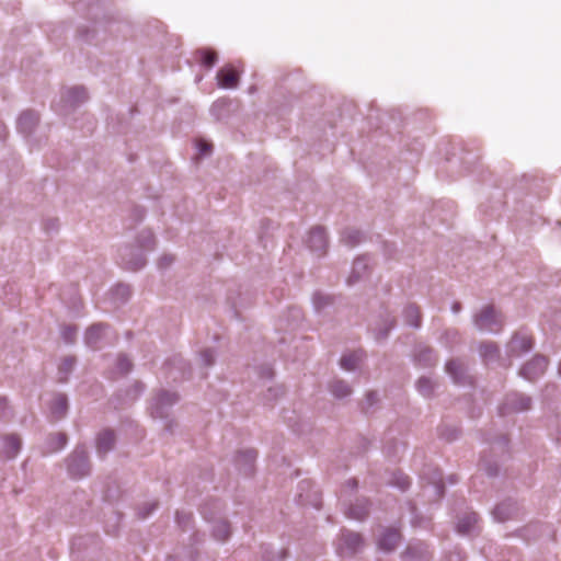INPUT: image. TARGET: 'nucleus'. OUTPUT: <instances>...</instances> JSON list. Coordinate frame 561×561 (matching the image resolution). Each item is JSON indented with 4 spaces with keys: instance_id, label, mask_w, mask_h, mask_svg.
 Wrapping results in <instances>:
<instances>
[{
    "instance_id": "4468645a",
    "label": "nucleus",
    "mask_w": 561,
    "mask_h": 561,
    "mask_svg": "<svg viewBox=\"0 0 561 561\" xmlns=\"http://www.w3.org/2000/svg\"><path fill=\"white\" fill-rule=\"evenodd\" d=\"M518 514H519V506L512 499H507V500L499 503L492 511V516H493L494 520H496L499 523H504L510 519H514L518 516Z\"/></svg>"
},
{
    "instance_id": "f03ea898",
    "label": "nucleus",
    "mask_w": 561,
    "mask_h": 561,
    "mask_svg": "<svg viewBox=\"0 0 561 561\" xmlns=\"http://www.w3.org/2000/svg\"><path fill=\"white\" fill-rule=\"evenodd\" d=\"M473 325L481 332L496 334L504 325V317L493 305H488L473 316Z\"/></svg>"
},
{
    "instance_id": "09e8293b",
    "label": "nucleus",
    "mask_w": 561,
    "mask_h": 561,
    "mask_svg": "<svg viewBox=\"0 0 561 561\" xmlns=\"http://www.w3.org/2000/svg\"><path fill=\"white\" fill-rule=\"evenodd\" d=\"M116 368L121 374L126 375L131 370L133 363L125 354H121L116 360Z\"/></svg>"
},
{
    "instance_id": "6e6d98bb",
    "label": "nucleus",
    "mask_w": 561,
    "mask_h": 561,
    "mask_svg": "<svg viewBox=\"0 0 561 561\" xmlns=\"http://www.w3.org/2000/svg\"><path fill=\"white\" fill-rule=\"evenodd\" d=\"M174 262V257L170 254H164L159 259L158 266L159 268H168Z\"/></svg>"
},
{
    "instance_id": "7c9ffc66",
    "label": "nucleus",
    "mask_w": 561,
    "mask_h": 561,
    "mask_svg": "<svg viewBox=\"0 0 561 561\" xmlns=\"http://www.w3.org/2000/svg\"><path fill=\"white\" fill-rule=\"evenodd\" d=\"M51 414L56 419H62L68 412V398L65 393H57L49 405Z\"/></svg>"
},
{
    "instance_id": "8fccbe9b",
    "label": "nucleus",
    "mask_w": 561,
    "mask_h": 561,
    "mask_svg": "<svg viewBox=\"0 0 561 561\" xmlns=\"http://www.w3.org/2000/svg\"><path fill=\"white\" fill-rule=\"evenodd\" d=\"M379 398L376 391H368L365 397L363 411L367 414L378 403Z\"/></svg>"
},
{
    "instance_id": "c03bdc74",
    "label": "nucleus",
    "mask_w": 561,
    "mask_h": 561,
    "mask_svg": "<svg viewBox=\"0 0 561 561\" xmlns=\"http://www.w3.org/2000/svg\"><path fill=\"white\" fill-rule=\"evenodd\" d=\"M284 394L283 386L270 387L263 396V403L268 404Z\"/></svg>"
},
{
    "instance_id": "052dcab7",
    "label": "nucleus",
    "mask_w": 561,
    "mask_h": 561,
    "mask_svg": "<svg viewBox=\"0 0 561 561\" xmlns=\"http://www.w3.org/2000/svg\"><path fill=\"white\" fill-rule=\"evenodd\" d=\"M461 309H462V306H461V304L459 301L453 302V305H451L453 313L457 314V313H459L461 311Z\"/></svg>"
},
{
    "instance_id": "a18cd8bd",
    "label": "nucleus",
    "mask_w": 561,
    "mask_h": 561,
    "mask_svg": "<svg viewBox=\"0 0 561 561\" xmlns=\"http://www.w3.org/2000/svg\"><path fill=\"white\" fill-rule=\"evenodd\" d=\"M176 524L182 530H187L192 527L193 515L187 512H176Z\"/></svg>"
},
{
    "instance_id": "473e14b6",
    "label": "nucleus",
    "mask_w": 561,
    "mask_h": 561,
    "mask_svg": "<svg viewBox=\"0 0 561 561\" xmlns=\"http://www.w3.org/2000/svg\"><path fill=\"white\" fill-rule=\"evenodd\" d=\"M479 516L474 512L466 513L462 517L459 518L457 523V531L461 535H467L471 530H473L476 524L478 523Z\"/></svg>"
},
{
    "instance_id": "39448f33",
    "label": "nucleus",
    "mask_w": 561,
    "mask_h": 561,
    "mask_svg": "<svg viewBox=\"0 0 561 561\" xmlns=\"http://www.w3.org/2000/svg\"><path fill=\"white\" fill-rule=\"evenodd\" d=\"M180 400L176 392L161 389L152 398L150 410L151 415L154 419L168 420L170 416L171 409Z\"/></svg>"
},
{
    "instance_id": "f704fd0d",
    "label": "nucleus",
    "mask_w": 561,
    "mask_h": 561,
    "mask_svg": "<svg viewBox=\"0 0 561 561\" xmlns=\"http://www.w3.org/2000/svg\"><path fill=\"white\" fill-rule=\"evenodd\" d=\"M213 537L218 541H225L230 537V524L225 519L215 520L211 528Z\"/></svg>"
},
{
    "instance_id": "1a4fd4ad",
    "label": "nucleus",
    "mask_w": 561,
    "mask_h": 561,
    "mask_svg": "<svg viewBox=\"0 0 561 561\" xmlns=\"http://www.w3.org/2000/svg\"><path fill=\"white\" fill-rule=\"evenodd\" d=\"M548 364L549 362L546 356L536 354L530 360L522 366L518 374L520 377L531 382L545 374Z\"/></svg>"
},
{
    "instance_id": "6e6552de",
    "label": "nucleus",
    "mask_w": 561,
    "mask_h": 561,
    "mask_svg": "<svg viewBox=\"0 0 561 561\" xmlns=\"http://www.w3.org/2000/svg\"><path fill=\"white\" fill-rule=\"evenodd\" d=\"M364 540L360 534L343 529L337 551L342 557H353L362 550Z\"/></svg>"
},
{
    "instance_id": "0e129e2a",
    "label": "nucleus",
    "mask_w": 561,
    "mask_h": 561,
    "mask_svg": "<svg viewBox=\"0 0 561 561\" xmlns=\"http://www.w3.org/2000/svg\"><path fill=\"white\" fill-rule=\"evenodd\" d=\"M173 425H174V422L172 420L168 421L165 426H164V430L169 433H172L173 432Z\"/></svg>"
},
{
    "instance_id": "72a5a7b5",
    "label": "nucleus",
    "mask_w": 561,
    "mask_h": 561,
    "mask_svg": "<svg viewBox=\"0 0 561 561\" xmlns=\"http://www.w3.org/2000/svg\"><path fill=\"white\" fill-rule=\"evenodd\" d=\"M47 449L50 453H56L64 449L68 443L66 433H53L47 437Z\"/></svg>"
},
{
    "instance_id": "774afa93",
    "label": "nucleus",
    "mask_w": 561,
    "mask_h": 561,
    "mask_svg": "<svg viewBox=\"0 0 561 561\" xmlns=\"http://www.w3.org/2000/svg\"><path fill=\"white\" fill-rule=\"evenodd\" d=\"M558 373L561 376V359H560V363H559V366H558Z\"/></svg>"
},
{
    "instance_id": "a19ab883",
    "label": "nucleus",
    "mask_w": 561,
    "mask_h": 561,
    "mask_svg": "<svg viewBox=\"0 0 561 561\" xmlns=\"http://www.w3.org/2000/svg\"><path fill=\"white\" fill-rule=\"evenodd\" d=\"M112 296L115 300L114 302L124 304L128 300L130 296V289L128 285L118 284L112 289Z\"/></svg>"
},
{
    "instance_id": "338daca9",
    "label": "nucleus",
    "mask_w": 561,
    "mask_h": 561,
    "mask_svg": "<svg viewBox=\"0 0 561 561\" xmlns=\"http://www.w3.org/2000/svg\"><path fill=\"white\" fill-rule=\"evenodd\" d=\"M285 557H286V551H280V552H279V560H280V561H282V560H284V559H285Z\"/></svg>"
},
{
    "instance_id": "2f4dec72",
    "label": "nucleus",
    "mask_w": 561,
    "mask_h": 561,
    "mask_svg": "<svg viewBox=\"0 0 561 561\" xmlns=\"http://www.w3.org/2000/svg\"><path fill=\"white\" fill-rule=\"evenodd\" d=\"M329 391L335 399H344L352 394V387L343 379H333L329 383Z\"/></svg>"
},
{
    "instance_id": "ea45409f",
    "label": "nucleus",
    "mask_w": 561,
    "mask_h": 561,
    "mask_svg": "<svg viewBox=\"0 0 561 561\" xmlns=\"http://www.w3.org/2000/svg\"><path fill=\"white\" fill-rule=\"evenodd\" d=\"M438 435L440 438L450 443L459 438L460 428L457 427L456 425L444 423L440 426H438Z\"/></svg>"
},
{
    "instance_id": "603ef678",
    "label": "nucleus",
    "mask_w": 561,
    "mask_h": 561,
    "mask_svg": "<svg viewBox=\"0 0 561 561\" xmlns=\"http://www.w3.org/2000/svg\"><path fill=\"white\" fill-rule=\"evenodd\" d=\"M393 485L399 488L401 491H405L410 486V479L409 477L404 476L403 473H394L393 479L391 481Z\"/></svg>"
},
{
    "instance_id": "2eb2a0df",
    "label": "nucleus",
    "mask_w": 561,
    "mask_h": 561,
    "mask_svg": "<svg viewBox=\"0 0 561 561\" xmlns=\"http://www.w3.org/2000/svg\"><path fill=\"white\" fill-rule=\"evenodd\" d=\"M256 451L254 449L241 450L234 457V466L239 473L244 477H250L254 472V462L256 459Z\"/></svg>"
},
{
    "instance_id": "4d7b16f0",
    "label": "nucleus",
    "mask_w": 561,
    "mask_h": 561,
    "mask_svg": "<svg viewBox=\"0 0 561 561\" xmlns=\"http://www.w3.org/2000/svg\"><path fill=\"white\" fill-rule=\"evenodd\" d=\"M197 149H198V152L202 154V156H206L210 152L211 150V146L205 141H199L197 144Z\"/></svg>"
},
{
    "instance_id": "a211bd4d",
    "label": "nucleus",
    "mask_w": 561,
    "mask_h": 561,
    "mask_svg": "<svg viewBox=\"0 0 561 561\" xmlns=\"http://www.w3.org/2000/svg\"><path fill=\"white\" fill-rule=\"evenodd\" d=\"M337 298L335 296L316 291L312 296V307L317 314L328 316L331 309L334 308Z\"/></svg>"
},
{
    "instance_id": "79ce46f5",
    "label": "nucleus",
    "mask_w": 561,
    "mask_h": 561,
    "mask_svg": "<svg viewBox=\"0 0 561 561\" xmlns=\"http://www.w3.org/2000/svg\"><path fill=\"white\" fill-rule=\"evenodd\" d=\"M459 332L456 329H447L443 332L439 342L447 348H450L458 341Z\"/></svg>"
},
{
    "instance_id": "58836bf2",
    "label": "nucleus",
    "mask_w": 561,
    "mask_h": 561,
    "mask_svg": "<svg viewBox=\"0 0 561 561\" xmlns=\"http://www.w3.org/2000/svg\"><path fill=\"white\" fill-rule=\"evenodd\" d=\"M195 54L199 58L201 64L206 68L214 67L218 60V55L214 49L199 48Z\"/></svg>"
},
{
    "instance_id": "f8f14e48",
    "label": "nucleus",
    "mask_w": 561,
    "mask_h": 561,
    "mask_svg": "<svg viewBox=\"0 0 561 561\" xmlns=\"http://www.w3.org/2000/svg\"><path fill=\"white\" fill-rule=\"evenodd\" d=\"M445 370L457 385L471 383V377L468 375V368L460 358H451L446 362Z\"/></svg>"
},
{
    "instance_id": "c85d7f7f",
    "label": "nucleus",
    "mask_w": 561,
    "mask_h": 561,
    "mask_svg": "<svg viewBox=\"0 0 561 561\" xmlns=\"http://www.w3.org/2000/svg\"><path fill=\"white\" fill-rule=\"evenodd\" d=\"M231 105H232V101L230 99H228V98L218 99L210 106V110H209L210 115L216 121L226 119L230 115Z\"/></svg>"
},
{
    "instance_id": "7ed1b4c3",
    "label": "nucleus",
    "mask_w": 561,
    "mask_h": 561,
    "mask_svg": "<svg viewBox=\"0 0 561 561\" xmlns=\"http://www.w3.org/2000/svg\"><path fill=\"white\" fill-rule=\"evenodd\" d=\"M67 472L71 479L79 480L91 472V463L87 448L77 446L66 458Z\"/></svg>"
},
{
    "instance_id": "4c0bfd02",
    "label": "nucleus",
    "mask_w": 561,
    "mask_h": 561,
    "mask_svg": "<svg viewBox=\"0 0 561 561\" xmlns=\"http://www.w3.org/2000/svg\"><path fill=\"white\" fill-rule=\"evenodd\" d=\"M76 365L75 356H66L62 358L59 367H58V380L59 382H66L68 380L69 375L73 370Z\"/></svg>"
},
{
    "instance_id": "de8ad7c7",
    "label": "nucleus",
    "mask_w": 561,
    "mask_h": 561,
    "mask_svg": "<svg viewBox=\"0 0 561 561\" xmlns=\"http://www.w3.org/2000/svg\"><path fill=\"white\" fill-rule=\"evenodd\" d=\"M77 331H78V329L76 325L62 327L60 334H61L64 342L67 344L75 343L76 336H77Z\"/></svg>"
},
{
    "instance_id": "4be33fe9",
    "label": "nucleus",
    "mask_w": 561,
    "mask_h": 561,
    "mask_svg": "<svg viewBox=\"0 0 561 561\" xmlns=\"http://www.w3.org/2000/svg\"><path fill=\"white\" fill-rule=\"evenodd\" d=\"M216 79L221 89H233L239 84V73L230 65L219 69Z\"/></svg>"
},
{
    "instance_id": "423d86ee",
    "label": "nucleus",
    "mask_w": 561,
    "mask_h": 561,
    "mask_svg": "<svg viewBox=\"0 0 561 561\" xmlns=\"http://www.w3.org/2000/svg\"><path fill=\"white\" fill-rule=\"evenodd\" d=\"M88 99V91L82 85L64 89L60 96V102L62 103L60 113L67 115L69 111L81 106Z\"/></svg>"
},
{
    "instance_id": "3c124183",
    "label": "nucleus",
    "mask_w": 561,
    "mask_h": 561,
    "mask_svg": "<svg viewBox=\"0 0 561 561\" xmlns=\"http://www.w3.org/2000/svg\"><path fill=\"white\" fill-rule=\"evenodd\" d=\"M157 508H158L157 501L144 503L138 510V516H139V518L145 519V518L149 517Z\"/></svg>"
},
{
    "instance_id": "c9c22d12",
    "label": "nucleus",
    "mask_w": 561,
    "mask_h": 561,
    "mask_svg": "<svg viewBox=\"0 0 561 561\" xmlns=\"http://www.w3.org/2000/svg\"><path fill=\"white\" fill-rule=\"evenodd\" d=\"M416 390L424 398H431L434 394L436 383L430 377L422 376L415 383Z\"/></svg>"
},
{
    "instance_id": "ddd939ff",
    "label": "nucleus",
    "mask_w": 561,
    "mask_h": 561,
    "mask_svg": "<svg viewBox=\"0 0 561 561\" xmlns=\"http://www.w3.org/2000/svg\"><path fill=\"white\" fill-rule=\"evenodd\" d=\"M413 360L419 366L430 368L437 364L438 355L433 347L420 343L414 347Z\"/></svg>"
},
{
    "instance_id": "9d476101",
    "label": "nucleus",
    "mask_w": 561,
    "mask_h": 561,
    "mask_svg": "<svg viewBox=\"0 0 561 561\" xmlns=\"http://www.w3.org/2000/svg\"><path fill=\"white\" fill-rule=\"evenodd\" d=\"M534 347V341L528 334L518 331L515 332L507 344V354L510 357H517L523 353H528Z\"/></svg>"
},
{
    "instance_id": "e2e57ef3",
    "label": "nucleus",
    "mask_w": 561,
    "mask_h": 561,
    "mask_svg": "<svg viewBox=\"0 0 561 561\" xmlns=\"http://www.w3.org/2000/svg\"><path fill=\"white\" fill-rule=\"evenodd\" d=\"M262 376L266 377V378H272L273 377V371L270 367H264L262 369Z\"/></svg>"
},
{
    "instance_id": "412c9836",
    "label": "nucleus",
    "mask_w": 561,
    "mask_h": 561,
    "mask_svg": "<svg viewBox=\"0 0 561 561\" xmlns=\"http://www.w3.org/2000/svg\"><path fill=\"white\" fill-rule=\"evenodd\" d=\"M432 554L423 542L411 543L402 553L403 561H430Z\"/></svg>"
},
{
    "instance_id": "13d9d810",
    "label": "nucleus",
    "mask_w": 561,
    "mask_h": 561,
    "mask_svg": "<svg viewBox=\"0 0 561 561\" xmlns=\"http://www.w3.org/2000/svg\"><path fill=\"white\" fill-rule=\"evenodd\" d=\"M435 493L438 497H442L445 493V484L442 480L434 484Z\"/></svg>"
},
{
    "instance_id": "49530a36",
    "label": "nucleus",
    "mask_w": 561,
    "mask_h": 561,
    "mask_svg": "<svg viewBox=\"0 0 561 561\" xmlns=\"http://www.w3.org/2000/svg\"><path fill=\"white\" fill-rule=\"evenodd\" d=\"M216 353L213 348H204L199 353V360L204 367L208 368L215 364Z\"/></svg>"
},
{
    "instance_id": "dca6fc26",
    "label": "nucleus",
    "mask_w": 561,
    "mask_h": 561,
    "mask_svg": "<svg viewBox=\"0 0 561 561\" xmlns=\"http://www.w3.org/2000/svg\"><path fill=\"white\" fill-rule=\"evenodd\" d=\"M307 245L318 256L323 255L328 248V238L322 227H314L310 230Z\"/></svg>"
},
{
    "instance_id": "aec40b11",
    "label": "nucleus",
    "mask_w": 561,
    "mask_h": 561,
    "mask_svg": "<svg viewBox=\"0 0 561 561\" xmlns=\"http://www.w3.org/2000/svg\"><path fill=\"white\" fill-rule=\"evenodd\" d=\"M1 455L8 459H14L22 448V439L18 434H8L2 438Z\"/></svg>"
},
{
    "instance_id": "e433bc0d",
    "label": "nucleus",
    "mask_w": 561,
    "mask_h": 561,
    "mask_svg": "<svg viewBox=\"0 0 561 561\" xmlns=\"http://www.w3.org/2000/svg\"><path fill=\"white\" fill-rule=\"evenodd\" d=\"M341 241L345 245L354 248L363 241V233L357 229L346 228L341 234Z\"/></svg>"
},
{
    "instance_id": "20e7f679",
    "label": "nucleus",
    "mask_w": 561,
    "mask_h": 561,
    "mask_svg": "<svg viewBox=\"0 0 561 561\" xmlns=\"http://www.w3.org/2000/svg\"><path fill=\"white\" fill-rule=\"evenodd\" d=\"M490 443V454H484L481 457V468L485 471L489 477H496L499 474L497 461L493 459V456H504L508 453V439L504 435H499L493 439H488Z\"/></svg>"
},
{
    "instance_id": "cd10ccee",
    "label": "nucleus",
    "mask_w": 561,
    "mask_h": 561,
    "mask_svg": "<svg viewBox=\"0 0 561 561\" xmlns=\"http://www.w3.org/2000/svg\"><path fill=\"white\" fill-rule=\"evenodd\" d=\"M400 538L401 535L397 529L387 528L382 531L378 539V547L386 552H390L396 548Z\"/></svg>"
},
{
    "instance_id": "37998d69",
    "label": "nucleus",
    "mask_w": 561,
    "mask_h": 561,
    "mask_svg": "<svg viewBox=\"0 0 561 561\" xmlns=\"http://www.w3.org/2000/svg\"><path fill=\"white\" fill-rule=\"evenodd\" d=\"M145 391V385L141 381H135L131 387L125 391L126 400L135 401Z\"/></svg>"
},
{
    "instance_id": "f257e3e1",
    "label": "nucleus",
    "mask_w": 561,
    "mask_h": 561,
    "mask_svg": "<svg viewBox=\"0 0 561 561\" xmlns=\"http://www.w3.org/2000/svg\"><path fill=\"white\" fill-rule=\"evenodd\" d=\"M156 240L150 230L138 233L135 245H125L118 250L117 262L127 271L136 272L147 263L146 252L154 250Z\"/></svg>"
},
{
    "instance_id": "f3484780",
    "label": "nucleus",
    "mask_w": 561,
    "mask_h": 561,
    "mask_svg": "<svg viewBox=\"0 0 561 561\" xmlns=\"http://www.w3.org/2000/svg\"><path fill=\"white\" fill-rule=\"evenodd\" d=\"M39 122L38 114L33 110H26L20 114L16 121L18 131L24 137H30L35 131Z\"/></svg>"
},
{
    "instance_id": "a878e982",
    "label": "nucleus",
    "mask_w": 561,
    "mask_h": 561,
    "mask_svg": "<svg viewBox=\"0 0 561 561\" xmlns=\"http://www.w3.org/2000/svg\"><path fill=\"white\" fill-rule=\"evenodd\" d=\"M368 266L369 257L367 255H362L354 260L351 274L346 279L347 285L352 286L357 283L364 276Z\"/></svg>"
},
{
    "instance_id": "0eeeda50",
    "label": "nucleus",
    "mask_w": 561,
    "mask_h": 561,
    "mask_svg": "<svg viewBox=\"0 0 561 561\" xmlns=\"http://www.w3.org/2000/svg\"><path fill=\"white\" fill-rule=\"evenodd\" d=\"M531 398L519 392H512L505 396L502 404L499 407L501 416H506L512 413H519L530 409Z\"/></svg>"
},
{
    "instance_id": "680f3d73",
    "label": "nucleus",
    "mask_w": 561,
    "mask_h": 561,
    "mask_svg": "<svg viewBox=\"0 0 561 561\" xmlns=\"http://www.w3.org/2000/svg\"><path fill=\"white\" fill-rule=\"evenodd\" d=\"M346 485L352 489V490H355L357 489L358 486V481L356 479H350L347 482H346Z\"/></svg>"
},
{
    "instance_id": "864d4df0",
    "label": "nucleus",
    "mask_w": 561,
    "mask_h": 561,
    "mask_svg": "<svg viewBox=\"0 0 561 561\" xmlns=\"http://www.w3.org/2000/svg\"><path fill=\"white\" fill-rule=\"evenodd\" d=\"M11 412L8 405V399L5 397H0V421H5L9 419Z\"/></svg>"
},
{
    "instance_id": "bf43d9fd",
    "label": "nucleus",
    "mask_w": 561,
    "mask_h": 561,
    "mask_svg": "<svg viewBox=\"0 0 561 561\" xmlns=\"http://www.w3.org/2000/svg\"><path fill=\"white\" fill-rule=\"evenodd\" d=\"M289 312L296 320H300L302 318L301 310L299 308L293 307L289 309Z\"/></svg>"
},
{
    "instance_id": "bb28decb",
    "label": "nucleus",
    "mask_w": 561,
    "mask_h": 561,
    "mask_svg": "<svg viewBox=\"0 0 561 561\" xmlns=\"http://www.w3.org/2000/svg\"><path fill=\"white\" fill-rule=\"evenodd\" d=\"M364 358L365 352L363 350L353 351L342 355L340 366L346 371H355Z\"/></svg>"
},
{
    "instance_id": "b1692460",
    "label": "nucleus",
    "mask_w": 561,
    "mask_h": 561,
    "mask_svg": "<svg viewBox=\"0 0 561 561\" xmlns=\"http://www.w3.org/2000/svg\"><path fill=\"white\" fill-rule=\"evenodd\" d=\"M370 511V502L367 499H357L354 503L350 504L345 511L348 518L355 520H364Z\"/></svg>"
},
{
    "instance_id": "c756f323",
    "label": "nucleus",
    "mask_w": 561,
    "mask_h": 561,
    "mask_svg": "<svg viewBox=\"0 0 561 561\" xmlns=\"http://www.w3.org/2000/svg\"><path fill=\"white\" fill-rule=\"evenodd\" d=\"M402 316L407 325L420 329L422 325V317L419 307L415 304H409L402 311Z\"/></svg>"
},
{
    "instance_id": "6ab92c4d",
    "label": "nucleus",
    "mask_w": 561,
    "mask_h": 561,
    "mask_svg": "<svg viewBox=\"0 0 561 561\" xmlns=\"http://www.w3.org/2000/svg\"><path fill=\"white\" fill-rule=\"evenodd\" d=\"M116 443L115 432L111 428H104L95 438V448L100 457H104L114 449Z\"/></svg>"
},
{
    "instance_id": "5701e85b",
    "label": "nucleus",
    "mask_w": 561,
    "mask_h": 561,
    "mask_svg": "<svg viewBox=\"0 0 561 561\" xmlns=\"http://www.w3.org/2000/svg\"><path fill=\"white\" fill-rule=\"evenodd\" d=\"M397 321L388 311L380 316V321L374 328V335L377 341L388 339L391 330L394 329Z\"/></svg>"
},
{
    "instance_id": "5fc2aeb1",
    "label": "nucleus",
    "mask_w": 561,
    "mask_h": 561,
    "mask_svg": "<svg viewBox=\"0 0 561 561\" xmlns=\"http://www.w3.org/2000/svg\"><path fill=\"white\" fill-rule=\"evenodd\" d=\"M59 228V220L57 218H48L44 221V229L47 233H54Z\"/></svg>"
},
{
    "instance_id": "393cba45",
    "label": "nucleus",
    "mask_w": 561,
    "mask_h": 561,
    "mask_svg": "<svg viewBox=\"0 0 561 561\" xmlns=\"http://www.w3.org/2000/svg\"><path fill=\"white\" fill-rule=\"evenodd\" d=\"M479 354L485 365L494 364L501 358L500 348L496 343L492 341L480 343Z\"/></svg>"
},
{
    "instance_id": "69168bd1",
    "label": "nucleus",
    "mask_w": 561,
    "mask_h": 561,
    "mask_svg": "<svg viewBox=\"0 0 561 561\" xmlns=\"http://www.w3.org/2000/svg\"><path fill=\"white\" fill-rule=\"evenodd\" d=\"M206 508H207V504L205 506H203L202 514L205 516L206 519H209V517L207 516V513H206Z\"/></svg>"
},
{
    "instance_id": "9b49d317",
    "label": "nucleus",
    "mask_w": 561,
    "mask_h": 561,
    "mask_svg": "<svg viewBox=\"0 0 561 561\" xmlns=\"http://www.w3.org/2000/svg\"><path fill=\"white\" fill-rule=\"evenodd\" d=\"M111 327L107 323L99 322L90 325L84 333V343L92 350H98L105 340Z\"/></svg>"
}]
</instances>
